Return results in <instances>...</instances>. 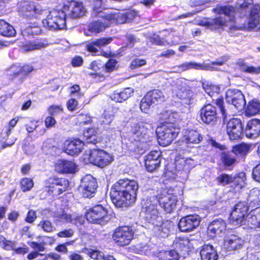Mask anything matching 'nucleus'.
I'll return each instance as SVG.
<instances>
[{"mask_svg":"<svg viewBox=\"0 0 260 260\" xmlns=\"http://www.w3.org/2000/svg\"><path fill=\"white\" fill-rule=\"evenodd\" d=\"M39 120H30L25 125V128L28 133H32L39 126Z\"/></svg>","mask_w":260,"mask_h":260,"instance_id":"57","label":"nucleus"},{"mask_svg":"<svg viewBox=\"0 0 260 260\" xmlns=\"http://www.w3.org/2000/svg\"><path fill=\"white\" fill-rule=\"evenodd\" d=\"M220 160L225 169H231L239 162L238 157L231 149L220 154Z\"/></svg>","mask_w":260,"mask_h":260,"instance_id":"27","label":"nucleus"},{"mask_svg":"<svg viewBox=\"0 0 260 260\" xmlns=\"http://www.w3.org/2000/svg\"><path fill=\"white\" fill-rule=\"evenodd\" d=\"M199 113L201 120L205 124L214 125L218 119L216 108L212 103L204 104Z\"/></svg>","mask_w":260,"mask_h":260,"instance_id":"14","label":"nucleus"},{"mask_svg":"<svg viewBox=\"0 0 260 260\" xmlns=\"http://www.w3.org/2000/svg\"><path fill=\"white\" fill-rule=\"evenodd\" d=\"M203 136L197 129L187 128L184 130L181 143L184 146L182 149L191 148L194 147V145H198L203 141ZM182 145V144H180Z\"/></svg>","mask_w":260,"mask_h":260,"instance_id":"11","label":"nucleus"},{"mask_svg":"<svg viewBox=\"0 0 260 260\" xmlns=\"http://www.w3.org/2000/svg\"><path fill=\"white\" fill-rule=\"evenodd\" d=\"M191 159L180 158L175 161V167L178 171H187L192 168L189 165V161H191Z\"/></svg>","mask_w":260,"mask_h":260,"instance_id":"48","label":"nucleus"},{"mask_svg":"<svg viewBox=\"0 0 260 260\" xmlns=\"http://www.w3.org/2000/svg\"><path fill=\"white\" fill-rule=\"evenodd\" d=\"M103 66L109 76L112 72L118 68V61L113 58H109L104 64H103Z\"/></svg>","mask_w":260,"mask_h":260,"instance_id":"47","label":"nucleus"},{"mask_svg":"<svg viewBox=\"0 0 260 260\" xmlns=\"http://www.w3.org/2000/svg\"><path fill=\"white\" fill-rule=\"evenodd\" d=\"M70 186V182L66 178L53 176L49 177L45 182L47 193L52 197H56L66 191Z\"/></svg>","mask_w":260,"mask_h":260,"instance_id":"6","label":"nucleus"},{"mask_svg":"<svg viewBox=\"0 0 260 260\" xmlns=\"http://www.w3.org/2000/svg\"><path fill=\"white\" fill-rule=\"evenodd\" d=\"M149 41L152 44L157 46H164L166 44L164 39L160 38V37L158 35H156L150 37Z\"/></svg>","mask_w":260,"mask_h":260,"instance_id":"63","label":"nucleus"},{"mask_svg":"<svg viewBox=\"0 0 260 260\" xmlns=\"http://www.w3.org/2000/svg\"><path fill=\"white\" fill-rule=\"evenodd\" d=\"M204 89L211 98L210 103L215 105L219 109L223 119H225L227 117V112L224 105V98L222 95L219 94V88L214 85L207 84L204 86Z\"/></svg>","mask_w":260,"mask_h":260,"instance_id":"10","label":"nucleus"},{"mask_svg":"<svg viewBox=\"0 0 260 260\" xmlns=\"http://www.w3.org/2000/svg\"><path fill=\"white\" fill-rule=\"evenodd\" d=\"M64 10L69 11V15L72 18H76L82 16L85 13V9L81 3H79L73 0L69 5H65L63 7Z\"/></svg>","mask_w":260,"mask_h":260,"instance_id":"31","label":"nucleus"},{"mask_svg":"<svg viewBox=\"0 0 260 260\" xmlns=\"http://www.w3.org/2000/svg\"><path fill=\"white\" fill-rule=\"evenodd\" d=\"M88 30L91 34H99L110 26L108 21L103 22L100 20H94L88 24Z\"/></svg>","mask_w":260,"mask_h":260,"instance_id":"36","label":"nucleus"},{"mask_svg":"<svg viewBox=\"0 0 260 260\" xmlns=\"http://www.w3.org/2000/svg\"><path fill=\"white\" fill-rule=\"evenodd\" d=\"M183 194V189L178 185V181L174 179H167L164 187L156 197L157 201L167 213H171L175 208L178 201L177 198Z\"/></svg>","mask_w":260,"mask_h":260,"instance_id":"2","label":"nucleus"},{"mask_svg":"<svg viewBox=\"0 0 260 260\" xmlns=\"http://www.w3.org/2000/svg\"><path fill=\"white\" fill-rule=\"evenodd\" d=\"M88 158L91 164L100 168L108 165L113 160V158L109 153L100 149L91 150Z\"/></svg>","mask_w":260,"mask_h":260,"instance_id":"12","label":"nucleus"},{"mask_svg":"<svg viewBox=\"0 0 260 260\" xmlns=\"http://www.w3.org/2000/svg\"><path fill=\"white\" fill-rule=\"evenodd\" d=\"M224 245L226 251H235L242 247L243 241L241 238L236 236H233L224 241Z\"/></svg>","mask_w":260,"mask_h":260,"instance_id":"37","label":"nucleus"},{"mask_svg":"<svg viewBox=\"0 0 260 260\" xmlns=\"http://www.w3.org/2000/svg\"><path fill=\"white\" fill-rule=\"evenodd\" d=\"M251 148V144L242 143L233 145L232 150L237 155H240L242 157H245L247 154L250 152Z\"/></svg>","mask_w":260,"mask_h":260,"instance_id":"38","label":"nucleus"},{"mask_svg":"<svg viewBox=\"0 0 260 260\" xmlns=\"http://www.w3.org/2000/svg\"><path fill=\"white\" fill-rule=\"evenodd\" d=\"M74 243V240H71L59 244L55 247V250L58 252L67 253L68 252L67 246L73 245Z\"/></svg>","mask_w":260,"mask_h":260,"instance_id":"56","label":"nucleus"},{"mask_svg":"<svg viewBox=\"0 0 260 260\" xmlns=\"http://www.w3.org/2000/svg\"><path fill=\"white\" fill-rule=\"evenodd\" d=\"M138 184L134 180L120 179L111 187L110 197L112 203L118 208L129 207L136 202Z\"/></svg>","mask_w":260,"mask_h":260,"instance_id":"1","label":"nucleus"},{"mask_svg":"<svg viewBox=\"0 0 260 260\" xmlns=\"http://www.w3.org/2000/svg\"><path fill=\"white\" fill-rule=\"evenodd\" d=\"M146 64V61L145 59L136 58L132 61L129 65V68L131 69L134 70L141 66L145 65Z\"/></svg>","mask_w":260,"mask_h":260,"instance_id":"59","label":"nucleus"},{"mask_svg":"<svg viewBox=\"0 0 260 260\" xmlns=\"http://www.w3.org/2000/svg\"><path fill=\"white\" fill-rule=\"evenodd\" d=\"M83 59L82 57L79 55L74 56L71 60V64L73 67H79L83 64Z\"/></svg>","mask_w":260,"mask_h":260,"instance_id":"61","label":"nucleus"},{"mask_svg":"<svg viewBox=\"0 0 260 260\" xmlns=\"http://www.w3.org/2000/svg\"><path fill=\"white\" fill-rule=\"evenodd\" d=\"M198 215L190 214L182 217L179 220L178 226L182 232H189L197 228L200 223Z\"/></svg>","mask_w":260,"mask_h":260,"instance_id":"20","label":"nucleus"},{"mask_svg":"<svg viewBox=\"0 0 260 260\" xmlns=\"http://www.w3.org/2000/svg\"><path fill=\"white\" fill-rule=\"evenodd\" d=\"M126 22H130L138 15V12L135 10H130L124 13Z\"/></svg>","mask_w":260,"mask_h":260,"instance_id":"64","label":"nucleus"},{"mask_svg":"<svg viewBox=\"0 0 260 260\" xmlns=\"http://www.w3.org/2000/svg\"><path fill=\"white\" fill-rule=\"evenodd\" d=\"M211 29L216 30L222 29L227 26V21L221 16H216L210 19Z\"/></svg>","mask_w":260,"mask_h":260,"instance_id":"45","label":"nucleus"},{"mask_svg":"<svg viewBox=\"0 0 260 260\" xmlns=\"http://www.w3.org/2000/svg\"><path fill=\"white\" fill-rule=\"evenodd\" d=\"M260 112V102L252 100L249 101L245 108V113L247 116H253Z\"/></svg>","mask_w":260,"mask_h":260,"instance_id":"41","label":"nucleus"},{"mask_svg":"<svg viewBox=\"0 0 260 260\" xmlns=\"http://www.w3.org/2000/svg\"><path fill=\"white\" fill-rule=\"evenodd\" d=\"M226 226V223L223 219L220 218L215 219L209 224L207 234L211 238H215L225 231Z\"/></svg>","mask_w":260,"mask_h":260,"instance_id":"26","label":"nucleus"},{"mask_svg":"<svg viewBox=\"0 0 260 260\" xmlns=\"http://www.w3.org/2000/svg\"><path fill=\"white\" fill-rule=\"evenodd\" d=\"M112 40L113 38L112 37H101L96 39L95 40L92 41V42L95 45L96 48L99 49L108 45L112 42Z\"/></svg>","mask_w":260,"mask_h":260,"instance_id":"52","label":"nucleus"},{"mask_svg":"<svg viewBox=\"0 0 260 260\" xmlns=\"http://www.w3.org/2000/svg\"><path fill=\"white\" fill-rule=\"evenodd\" d=\"M37 219V214L36 211L30 209L27 212L25 221L29 223H33Z\"/></svg>","mask_w":260,"mask_h":260,"instance_id":"62","label":"nucleus"},{"mask_svg":"<svg viewBox=\"0 0 260 260\" xmlns=\"http://www.w3.org/2000/svg\"><path fill=\"white\" fill-rule=\"evenodd\" d=\"M236 64L239 69L242 72L251 74H260V66L255 67L252 66H247L246 63L242 60H239Z\"/></svg>","mask_w":260,"mask_h":260,"instance_id":"40","label":"nucleus"},{"mask_svg":"<svg viewBox=\"0 0 260 260\" xmlns=\"http://www.w3.org/2000/svg\"><path fill=\"white\" fill-rule=\"evenodd\" d=\"M146 95L153 104H158L164 101V96L161 90L158 89H153L147 92Z\"/></svg>","mask_w":260,"mask_h":260,"instance_id":"44","label":"nucleus"},{"mask_svg":"<svg viewBox=\"0 0 260 260\" xmlns=\"http://www.w3.org/2000/svg\"><path fill=\"white\" fill-rule=\"evenodd\" d=\"M83 137L87 143L95 144L98 142L97 131L93 127H90L84 131Z\"/></svg>","mask_w":260,"mask_h":260,"instance_id":"43","label":"nucleus"},{"mask_svg":"<svg viewBox=\"0 0 260 260\" xmlns=\"http://www.w3.org/2000/svg\"><path fill=\"white\" fill-rule=\"evenodd\" d=\"M226 133L232 140H238L242 138L243 126L242 121L238 118H232L226 123Z\"/></svg>","mask_w":260,"mask_h":260,"instance_id":"16","label":"nucleus"},{"mask_svg":"<svg viewBox=\"0 0 260 260\" xmlns=\"http://www.w3.org/2000/svg\"><path fill=\"white\" fill-rule=\"evenodd\" d=\"M239 8L246 11L250 9L249 18L247 23V29L250 30L255 27L259 21L258 12L259 8L257 5L253 4V0H244L240 5Z\"/></svg>","mask_w":260,"mask_h":260,"instance_id":"13","label":"nucleus"},{"mask_svg":"<svg viewBox=\"0 0 260 260\" xmlns=\"http://www.w3.org/2000/svg\"><path fill=\"white\" fill-rule=\"evenodd\" d=\"M63 107L62 105H51L48 107L47 111L49 115L56 116L63 113Z\"/></svg>","mask_w":260,"mask_h":260,"instance_id":"53","label":"nucleus"},{"mask_svg":"<svg viewBox=\"0 0 260 260\" xmlns=\"http://www.w3.org/2000/svg\"><path fill=\"white\" fill-rule=\"evenodd\" d=\"M66 13L62 10L53 9L49 12L42 22L50 30L63 29L67 27Z\"/></svg>","mask_w":260,"mask_h":260,"instance_id":"7","label":"nucleus"},{"mask_svg":"<svg viewBox=\"0 0 260 260\" xmlns=\"http://www.w3.org/2000/svg\"><path fill=\"white\" fill-rule=\"evenodd\" d=\"M217 184L218 185L225 186L230 184L232 181L233 175L226 173H221L215 178Z\"/></svg>","mask_w":260,"mask_h":260,"instance_id":"46","label":"nucleus"},{"mask_svg":"<svg viewBox=\"0 0 260 260\" xmlns=\"http://www.w3.org/2000/svg\"><path fill=\"white\" fill-rule=\"evenodd\" d=\"M237 11V8L232 5L218 6L212 10V12L217 14H223L230 17L229 21L232 22V24L229 26L230 29L239 30L243 29V28H246L245 26H237L236 25L235 15Z\"/></svg>","mask_w":260,"mask_h":260,"instance_id":"19","label":"nucleus"},{"mask_svg":"<svg viewBox=\"0 0 260 260\" xmlns=\"http://www.w3.org/2000/svg\"><path fill=\"white\" fill-rule=\"evenodd\" d=\"M153 103L149 99L148 96H145L142 99L140 103V108L142 111L146 113V111L150 108L151 105Z\"/></svg>","mask_w":260,"mask_h":260,"instance_id":"54","label":"nucleus"},{"mask_svg":"<svg viewBox=\"0 0 260 260\" xmlns=\"http://www.w3.org/2000/svg\"><path fill=\"white\" fill-rule=\"evenodd\" d=\"M39 225H40L43 230L46 232H51L53 231V225L51 222L48 220H41Z\"/></svg>","mask_w":260,"mask_h":260,"instance_id":"60","label":"nucleus"},{"mask_svg":"<svg viewBox=\"0 0 260 260\" xmlns=\"http://www.w3.org/2000/svg\"><path fill=\"white\" fill-rule=\"evenodd\" d=\"M54 170L59 174H72L77 171V166L72 160L59 159L55 163Z\"/></svg>","mask_w":260,"mask_h":260,"instance_id":"22","label":"nucleus"},{"mask_svg":"<svg viewBox=\"0 0 260 260\" xmlns=\"http://www.w3.org/2000/svg\"><path fill=\"white\" fill-rule=\"evenodd\" d=\"M0 35L5 37H12L15 36L16 30L8 22L0 19Z\"/></svg>","mask_w":260,"mask_h":260,"instance_id":"39","label":"nucleus"},{"mask_svg":"<svg viewBox=\"0 0 260 260\" xmlns=\"http://www.w3.org/2000/svg\"><path fill=\"white\" fill-rule=\"evenodd\" d=\"M44 123L46 128H52L56 124V121L54 116L49 115L46 117L44 120Z\"/></svg>","mask_w":260,"mask_h":260,"instance_id":"58","label":"nucleus"},{"mask_svg":"<svg viewBox=\"0 0 260 260\" xmlns=\"http://www.w3.org/2000/svg\"><path fill=\"white\" fill-rule=\"evenodd\" d=\"M34 185L33 180L30 178L24 177L20 180V187L23 192L29 191Z\"/></svg>","mask_w":260,"mask_h":260,"instance_id":"49","label":"nucleus"},{"mask_svg":"<svg viewBox=\"0 0 260 260\" xmlns=\"http://www.w3.org/2000/svg\"><path fill=\"white\" fill-rule=\"evenodd\" d=\"M77 119L80 124L86 125L91 123L92 121V117L88 114H80Z\"/></svg>","mask_w":260,"mask_h":260,"instance_id":"55","label":"nucleus"},{"mask_svg":"<svg viewBox=\"0 0 260 260\" xmlns=\"http://www.w3.org/2000/svg\"><path fill=\"white\" fill-rule=\"evenodd\" d=\"M201 260H217L218 255L214 246L209 244H204L200 247Z\"/></svg>","mask_w":260,"mask_h":260,"instance_id":"28","label":"nucleus"},{"mask_svg":"<svg viewBox=\"0 0 260 260\" xmlns=\"http://www.w3.org/2000/svg\"><path fill=\"white\" fill-rule=\"evenodd\" d=\"M151 126L149 123L139 122L134 123L131 127V132L138 141L146 142L150 137Z\"/></svg>","mask_w":260,"mask_h":260,"instance_id":"17","label":"nucleus"},{"mask_svg":"<svg viewBox=\"0 0 260 260\" xmlns=\"http://www.w3.org/2000/svg\"><path fill=\"white\" fill-rule=\"evenodd\" d=\"M248 217L246 220V224L251 229L256 230H260V226L258 219L256 215L255 209L251 210L248 213Z\"/></svg>","mask_w":260,"mask_h":260,"instance_id":"42","label":"nucleus"},{"mask_svg":"<svg viewBox=\"0 0 260 260\" xmlns=\"http://www.w3.org/2000/svg\"><path fill=\"white\" fill-rule=\"evenodd\" d=\"M162 119L166 120L157 128L156 134L158 143L165 147L169 145L177 137L179 131L174 123L173 115L166 113L163 115Z\"/></svg>","mask_w":260,"mask_h":260,"instance_id":"3","label":"nucleus"},{"mask_svg":"<svg viewBox=\"0 0 260 260\" xmlns=\"http://www.w3.org/2000/svg\"><path fill=\"white\" fill-rule=\"evenodd\" d=\"M134 236L135 232L132 226L121 225L116 228L113 230L112 238L116 245L124 247L130 244Z\"/></svg>","mask_w":260,"mask_h":260,"instance_id":"8","label":"nucleus"},{"mask_svg":"<svg viewBox=\"0 0 260 260\" xmlns=\"http://www.w3.org/2000/svg\"><path fill=\"white\" fill-rule=\"evenodd\" d=\"M133 91L130 87L125 88L120 91H115L111 95V99L116 102L122 103L131 97Z\"/></svg>","mask_w":260,"mask_h":260,"instance_id":"35","label":"nucleus"},{"mask_svg":"<svg viewBox=\"0 0 260 260\" xmlns=\"http://www.w3.org/2000/svg\"><path fill=\"white\" fill-rule=\"evenodd\" d=\"M144 213L145 218L150 223L154 224L159 217V213L156 205L150 204L144 207Z\"/></svg>","mask_w":260,"mask_h":260,"instance_id":"32","label":"nucleus"},{"mask_svg":"<svg viewBox=\"0 0 260 260\" xmlns=\"http://www.w3.org/2000/svg\"><path fill=\"white\" fill-rule=\"evenodd\" d=\"M225 100L228 103L234 105L238 110H242L246 105L245 96L238 89H228L225 92Z\"/></svg>","mask_w":260,"mask_h":260,"instance_id":"18","label":"nucleus"},{"mask_svg":"<svg viewBox=\"0 0 260 260\" xmlns=\"http://www.w3.org/2000/svg\"><path fill=\"white\" fill-rule=\"evenodd\" d=\"M173 246L181 254L185 255L191 250V243L187 236H182L175 237Z\"/></svg>","mask_w":260,"mask_h":260,"instance_id":"25","label":"nucleus"},{"mask_svg":"<svg viewBox=\"0 0 260 260\" xmlns=\"http://www.w3.org/2000/svg\"><path fill=\"white\" fill-rule=\"evenodd\" d=\"M98 187L96 180L91 175L83 177L79 190L83 198H92L94 196Z\"/></svg>","mask_w":260,"mask_h":260,"instance_id":"15","label":"nucleus"},{"mask_svg":"<svg viewBox=\"0 0 260 260\" xmlns=\"http://www.w3.org/2000/svg\"><path fill=\"white\" fill-rule=\"evenodd\" d=\"M102 18L107 21L110 25L112 23L120 24L126 23L124 13L120 12L106 13L102 16Z\"/></svg>","mask_w":260,"mask_h":260,"instance_id":"33","label":"nucleus"},{"mask_svg":"<svg viewBox=\"0 0 260 260\" xmlns=\"http://www.w3.org/2000/svg\"><path fill=\"white\" fill-rule=\"evenodd\" d=\"M249 207L244 202H239L234 206L229 217L230 222L240 226L246 224Z\"/></svg>","mask_w":260,"mask_h":260,"instance_id":"9","label":"nucleus"},{"mask_svg":"<svg viewBox=\"0 0 260 260\" xmlns=\"http://www.w3.org/2000/svg\"><path fill=\"white\" fill-rule=\"evenodd\" d=\"M233 180L230 186V191L235 193L240 192L241 189L246 184V177L245 173L243 172H239L234 176H233Z\"/></svg>","mask_w":260,"mask_h":260,"instance_id":"30","label":"nucleus"},{"mask_svg":"<svg viewBox=\"0 0 260 260\" xmlns=\"http://www.w3.org/2000/svg\"><path fill=\"white\" fill-rule=\"evenodd\" d=\"M176 96L180 99L184 104L190 105L193 99V92L188 88L181 87L177 90Z\"/></svg>","mask_w":260,"mask_h":260,"instance_id":"34","label":"nucleus"},{"mask_svg":"<svg viewBox=\"0 0 260 260\" xmlns=\"http://www.w3.org/2000/svg\"><path fill=\"white\" fill-rule=\"evenodd\" d=\"M84 142L78 138L66 140L63 146L64 152L70 155H78L82 150Z\"/></svg>","mask_w":260,"mask_h":260,"instance_id":"24","label":"nucleus"},{"mask_svg":"<svg viewBox=\"0 0 260 260\" xmlns=\"http://www.w3.org/2000/svg\"><path fill=\"white\" fill-rule=\"evenodd\" d=\"M87 221L90 223L105 225L111 219L108 209L101 204H96L87 209L85 214Z\"/></svg>","mask_w":260,"mask_h":260,"instance_id":"5","label":"nucleus"},{"mask_svg":"<svg viewBox=\"0 0 260 260\" xmlns=\"http://www.w3.org/2000/svg\"><path fill=\"white\" fill-rule=\"evenodd\" d=\"M44 46L45 45L43 43L34 40V41L28 42L24 44L23 45V48L25 51H31L40 49Z\"/></svg>","mask_w":260,"mask_h":260,"instance_id":"51","label":"nucleus"},{"mask_svg":"<svg viewBox=\"0 0 260 260\" xmlns=\"http://www.w3.org/2000/svg\"><path fill=\"white\" fill-rule=\"evenodd\" d=\"M0 247L6 250H10L15 247V243L13 241L7 240L3 235H0Z\"/></svg>","mask_w":260,"mask_h":260,"instance_id":"50","label":"nucleus"},{"mask_svg":"<svg viewBox=\"0 0 260 260\" xmlns=\"http://www.w3.org/2000/svg\"><path fill=\"white\" fill-rule=\"evenodd\" d=\"M88 68L92 71L89 72L88 75L94 82H103L109 77L103 64L99 63L96 61H92Z\"/></svg>","mask_w":260,"mask_h":260,"instance_id":"21","label":"nucleus"},{"mask_svg":"<svg viewBox=\"0 0 260 260\" xmlns=\"http://www.w3.org/2000/svg\"><path fill=\"white\" fill-rule=\"evenodd\" d=\"M161 156V152L158 150H151L145 155L144 164L147 171L152 172L159 167Z\"/></svg>","mask_w":260,"mask_h":260,"instance_id":"23","label":"nucleus"},{"mask_svg":"<svg viewBox=\"0 0 260 260\" xmlns=\"http://www.w3.org/2000/svg\"><path fill=\"white\" fill-rule=\"evenodd\" d=\"M246 136L249 138L260 136V119L252 118L247 122L245 129Z\"/></svg>","mask_w":260,"mask_h":260,"instance_id":"29","label":"nucleus"},{"mask_svg":"<svg viewBox=\"0 0 260 260\" xmlns=\"http://www.w3.org/2000/svg\"><path fill=\"white\" fill-rule=\"evenodd\" d=\"M34 70V67L30 63L11 65L7 70L8 82L16 87L18 86L23 83L27 76Z\"/></svg>","mask_w":260,"mask_h":260,"instance_id":"4","label":"nucleus"}]
</instances>
